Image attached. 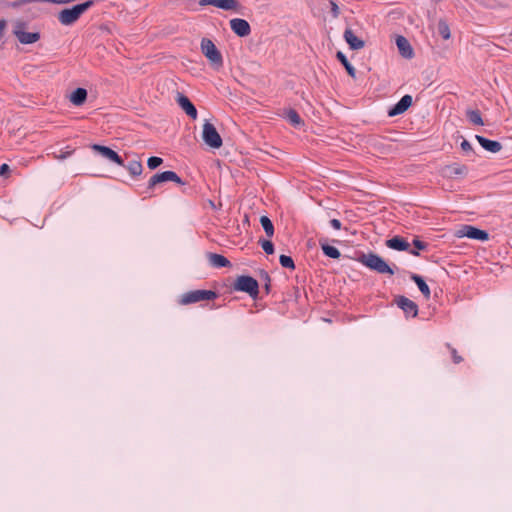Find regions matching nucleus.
I'll return each mask as SVG.
<instances>
[{"label":"nucleus","mask_w":512,"mask_h":512,"mask_svg":"<svg viewBox=\"0 0 512 512\" xmlns=\"http://www.w3.org/2000/svg\"><path fill=\"white\" fill-rule=\"evenodd\" d=\"M94 2L92 0L73 6L72 8L63 9L58 14V20L63 25H71L75 23L80 16L88 10Z\"/></svg>","instance_id":"1"},{"label":"nucleus","mask_w":512,"mask_h":512,"mask_svg":"<svg viewBox=\"0 0 512 512\" xmlns=\"http://www.w3.org/2000/svg\"><path fill=\"white\" fill-rule=\"evenodd\" d=\"M360 262L371 270H375L380 274H389L393 275L394 271L391 267L382 259L380 256L369 253L364 254L360 258Z\"/></svg>","instance_id":"2"},{"label":"nucleus","mask_w":512,"mask_h":512,"mask_svg":"<svg viewBox=\"0 0 512 512\" xmlns=\"http://www.w3.org/2000/svg\"><path fill=\"white\" fill-rule=\"evenodd\" d=\"M218 297L217 293L212 290H193L184 293L180 299L179 304L189 305L201 301H213Z\"/></svg>","instance_id":"3"},{"label":"nucleus","mask_w":512,"mask_h":512,"mask_svg":"<svg viewBox=\"0 0 512 512\" xmlns=\"http://www.w3.org/2000/svg\"><path fill=\"white\" fill-rule=\"evenodd\" d=\"M234 289L248 293L253 299L259 294L258 282L251 276H239L234 283Z\"/></svg>","instance_id":"4"},{"label":"nucleus","mask_w":512,"mask_h":512,"mask_svg":"<svg viewBox=\"0 0 512 512\" xmlns=\"http://www.w3.org/2000/svg\"><path fill=\"white\" fill-rule=\"evenodd\" d=\"M201 50L205 57L216 67L223 65V58L220 51L215 44L208 38H203L201 41Z\"/></svg>","instance_id":"5"},{"label":"nucleus","mask_w":512,"mask_h":512,"mask_svg":"<svg viewBox=\"0 0 512 512\" xmlns=\"http://www.w3.org/2000/svg\"><path fill=\"white\" fill-rule=\"evenodd\" d=\"M202 137L204 142L211 148L218 149L223 144L220 134L210 122L204 123Z\"/></svg>","instance_id":"6"},{"label":"nucleus","mask_w":512,"mask_h":512,"mask_svg":"<svg viewBox=\"0 0 512 512\" xmlns=\"http://www.w3.org/2000/svg\"><path fill=\"white\" fill-rule=\"evenodd\" d=\"M166 181H172L177 184L183 185L184 182L181 180V178L173 171H164L162 173H157L153 175L149 182H148V188L153 189L157 184L166 182Z\"/></svg>","instance_id":"7"},{"label":"nucleus","mask_w":512,"mask_h":512,"mask_svg":"<svg viewBox=\"0 0 512 512\" xmlns=\"http://www.w3.org/2000/svg\"><path fill=\"white\" fill-rule=\"evenodd\" d=\"M25 24L19 23L15 28V35L17 39L22 44H32L37 42L40 39V34L38 32H25L24 31Z\"/></svg>","instance_id":"8"},{"label":"nucleus","mask_w":512,"mask_h":512,"mask_svg":"<svg viewBox=\"0 0 512 512\" xmlns=\"http://www.w3.org/2000/svg\"><path fill=\"white\" fill-rule=\"evenodd\" d=\"M395 303L401 308L407 316L416 317L418 315L417 304L405 296H397Z\"/></svg>","instance_id":"9"},{"label":"nucleus","mask_w":512,"mask_h":512,"mask_svg":"<svg viewBox=\"0 0 512 512\" xmlns=\"http://www.w3.org/2000/svg\"><path fill=\"white\" fill-rule=\"evenodd\" d=\"M386 246L397 251H409L411 254L419 256V252L416 250H410V244L400 236L388 239L386 241Z\"/></svg>","instance_id":"10"},{"label":"nucleus","mask_w":512,"mask_h":512,"mask_svg":"<svg viewBox=\"0 0 512 512\" xmlns=\"http://www.w3.org/2000/svg\"><path fill=\"white\" fill-rule=\"evenodd\" d=\"M92 149L98 153H100L103 157L109 159L110 161L120 165L124 166L123 159L111 148L99 144H94L92 146Z\"/></svg>","instance_id":"11"},{"label":"nucleus","mask_w":512,"mask_h":512,"mask_svg":"<svg viewBox=\"0 0 512 512\" xmlns=\"http://www.w3.org/2000/svg\"><path fill=\"white\" fill-rule=\"evenodd\" d=\"M230 27L232 31L239 37H245L251 33V27L249 23L244 19L234 18L230 20Z\"/></svg>","instance_id":"12"},{"label":"nucleus","mask_w":512,"mask_h":512,"mask_svg":"<svg viewBox=\"0 0 512 512\" xmlns=\"http://www.w3.org/2000/svg\"><path fill=\"white\" fill-rule=\"evenodd\" d=\"M199 4L201 6L213 5L217 8L234 11L237 10L239 6L237 0H200Z\"/></svg>","instance_id":"13"},{"label":"nucleus","mask_w":512,"mask_h":512,"mask_svg":"<svg viewBox=\"0 0 512 512\" xmlns=\"http://www.w3.org/2000/svg\"><path fill=\"white\" fill-rule=\"evenodd\" d=\"M412 102L413 100L410 95L403 96L400 101L389 110L388 115L392 117L404 113L412 105Z\"/></svg>","instance_id":"14"},{"label":"nucleus","mask_w":512,"mask_h":512,"mask_svg":"<svg viewBox=\"0 0 512 512\" xmlns=\"http://www.w3.org/2000/svg\"><path fill=\"white\" fill-rule=\"evenodd\" d=\"M177 102L189 117H191L192 119L197 118V110L187 96L182 94L179 95Z\"/></svg>","instance_id":"15"},{"label":"nucleus","mask_w":512,"mask_h":512,"mask_svg":"<svg viewBox=\"0 0 512 512\" xmlns=\"http://www.w3.org/2000/svg\"><path fill=\"white\" fill-rule=\"evenodd\" d=\"M344 39L353 50H359L364 47V41L359 39L351 29H346Z\"/></svg>","instance_id":"16"},{"label":"nucleus","mask_w":512,"mask_h":512,"mask_svg":"<svg viewBox=\"0 0 512 512\" xmlns=\"http://www.w3.org/2000/svg\"><path fill=\"white\" fill-rule=\"evenodd\" d=\"M396 45L400 54L405 58H411L413 56V49L409 41L404 36H397Z\"/></svg>","instance_id":"17"},{"label":"nucleus","mask_w":512,"mask_h":512,"mask_svg":"<svg viewBox=\"0 0 512 512\" xmlns=\"http://www.w3.org/2000/svg\"><path fill=\"white\" fill-rule=\"evenodd\" d=\"M88 97V92L85 88H77L69 96V101L75 106H82Z\"/></svg>","instance_id":"18"},{"label":"nucleus","mask_w":512,"mask_h":512,"mask_svg":"<svg viewBox=\"0 0 512 512\" xmlns=\"http://www.w3.org/2000/svg\"><path fill=\"white\" fill-rule=\"evenodd\" d=\"M482 149L490 153H498L502 149V144L497 140H491L482 136Z\"/></svg>","instance_id":"19"},{"label":"nucleus","mask_w":512,"mask_h":512,"mask_svg":"<svg viewBox=\"0 0 512 512\" xmlns=\"http://www.w3.org/2000/svg\"><path fill=\"white\" fill-rule=\"evenodd\" d=\"M208 259L211 265L214 267H229L231 265L230 261L223 255L210 253L208 255Z\"/></svg>","instance_id":"20"},{"label":"nucleus","mask_w":512,"mask_h":512,"mask_svg":"<svg viewBox=\"0 0 512 512\" xmlns=\"http://www.w3.org/2000/svg\"><path fill=\"white\" fill-rule=\"evenodd\" d=\"M411 279L417 284L419 290L424 295V297L426 299H429L430 295H431V292H430V289H429L428 285L423 280V278L421 276H419V275L413 274L411 276Z\"/></svg>","instance_id":"21"},{"label":"nucleus","mask_w":512,"mask_h":512,"mask_svg":"<svg viewBox=\"0 0 512 512\" xmlns=\"http://www.w3.org/2000/svg\"><path fill=\"white\" fill-rule=\"evenodd\" d=\"M124 167L133 177L141 175L143 171V165L140 160H132L127 165H124Z\"/></svg>","instance_id":"22"},{"label":"nucleus","mask_w":512,"mask_h":512,"mask_svg":"<svg viewBox=\"0 0 512 512\" xmlns=\"http://www.w3.org/2000/svg\"><path fill=\"white\" fill-rule=\"evenodd\" d=\"M336 57L337 59L341 62V64L345 67L347 73L351 76V77H355V74H356V71L354 69V67L349 63V61L347 60L346 56L338 51L337 54H336Z\"/></svg>","instance_id":"23"},{"label":"nucleus","mask_w":512,"mask_h":512,"mask_svg":"<svg viewBox=\"0 0 512 512\" xmlns=\"http://www.w3.org/2000/svg\"><path fill=\"white\" fill-rule=\"evenodd\" d=\"M321 248L323 253L330 258L338 259L341 256L340 251L336 247L331 246L327 243L321 244Z\"/></svg>","instance_id":"24"},{"label":"nucleus","mask_w":512,"mask_h":512,"mask_svg":"<svg viewBox=\"0 0 512 512\" xmlns=\"http://www.w3.org/2000/svg\"><path fill=\"white\" fill-rule=\"evenodd\" d=\"M260 223L268 237H272L274 235V226L272 221L267 216H262L260 218Z\"/></svg>","instance_id":"25"},{"label":"nucleus","mask_w":512,"mask_h":512,"mask_svg":"<svg viewBox=\"0 0 512 512\" xmlns=\"http://www.w3.org/2000/svg\"><path fill=\"white\" fill-rule=\"evenodd\" d=\"M462 232L464 236L469 238L480 239V229L478 228L466 225L463 227Z\"/></svg>","instance_id":"26"},{"label":"nucleus","mask_w":512,"mask_h":512,"mask_svg":"<svg viewBox=\"0 0 512 512\" xmlns=\"http://www.w3.org/2000/svg\"><path fill=\"white\" fill-rule=\"evenodd\" d=\"M438 33L445 40H448L450 38V28H449V25L445 21H443V20H440L438 22Z\"/></svg>","instance_id":"27"},{"label":"nucleus","mask_w":512,"mask_h":512,"mask_svg":"<svg viewBox=\"0 0 512 512\" xmlns=\"http://www.w3.org/2000/svg\"><path fill=\"white\" fill-rule=\"evenodd\" d=\"M279 261H280V264L282 265V267L288 268L290 270H294L295 269V263H294L293 259L290 256L281 255L280 258H279Z\"/></svg>","instance_id":"28"},{"label":"nucleus","mask_w":512,"mask_h":512,"mask_svg":"<svg viewBox=\"0 0 512 512\" xmlns=\"http://www.w3.org/2000/svg\"><path fill=\"white\" fill-rule=\"evenodd\" d=\"M287 117L293 125H299L301 123V118L299 114L293 109L288 111Z\"/></svg>","instance_id":"29"},{"label":"nucleus","mask_w":512,"mask_h":512,"mask_svg":"<svg viewBox=\"0 0 512 512\" xmlns=\"http://www.w3.org/2000/svg\"><path fill=\"white\" fill-rule=\"evenodd\" d=\"M162 163H163L162 158H160V157H156V156L150 157V158L148 159V162H147L148 167H149L150 169H155V168H157L158 166H160Z\"/></svg>","instance_id":"30"},{"label":"nucleus","mask_w":512,"mask_h":512,"mask_svg":"<svg viewBox=\"0 0 512 512\" xmlns=\"http://www.w3.org/2000/svg\"><path fill=\"white\" fill-rule=\"evenodd\" d=\"M261 246L267 254L274 253V245L270 240H263Z\"/></svg>","instance_id":"31"},{"label":"nucleus","mask_w":512,"mask_h":512,"mask_svg":"<svg viewBox=\"0 0 512 512\" xmlns=\"http://www.w3.org/2000/svg\"><path fill=\"white\" fill-rule=\"evenodd\" d=\"M469 117L474 124H480V113L478 111L470 112Z\"/></svg>","instance_id":"32"},{"label":"nucleus","mask_w":512,"mask_h":512,"mask_svg":"<svg viewBox=\"0 0 512 512\" xmlns=\"http://www.w3.org/2000/svg\"><path fill=\"white\" fill-rule=\"evenodd\" d=\"M413 245L418 250H425L427 248V244L419 239H414Z\"/></svg>","instance_id":"33"},{"label":"nucleus","mask_w":512,"mask_h":512,"mask_svg":"<svg viewBox=\"0 0 512 512\" xmlns=\"http://www.w3.org/2000/svg\"><path fill=\"white\" fill-rule=\"evenodd\" d=\"M9 172H10V168L7 164H2L0 166V176L8 177Z\"/></svg>","instance_id":"34"},{"label":"nucleus","mask_w":512,"mask_h":512,"mask_svg":"<svg viewBox=\"0 0 512 512\" xmlns=\"http://www.w3.org/2000/svg\"><path fill=\"white\" fill-rule=\"evenodd\" d=\"M31 2H43L42 0H17L13 3V6H20Z\"/></svg>","instance_id":"35"},{"label":"nucleus","mask_w":512,"mask_h":512,"mask_svg":"<svg viewBox=\"0 0 512 512\" xmlns=\"http://www.w3.org/2000/svg\"><path fill=\"white\" fill-rule=\"evenodd\" d=\"M262 273H263L264 278L266 280L265 290H266L267 293H269V291H270V281H271L270 276L265 271H263Z\"/></svg>","instance_id":"36"},{"label":"nucleus","mask_w":512,"mask_h":512,"mask_svg":"<svg viewBox=\"0 0 512 512\" xmlns=\"http://www.w3.org/2000/svg\"><path fill=\"white\" fill-rule=\"evenodd\" d=\"M331 12H332L334 17H338V15H339V7L333 1H331Z\"/></svg>","instance_id":"37"},{"label":"nucleus","mask_w":512,"mask_h":512,"mask_svg":"<svg viewBox=\"0 0 512 512\" xmlns=\"http://www.w3.org/2000/svg\"><path fill=\"white\" fill-rule=\"evenodd\" d=\"M330 224H331V226H332L334 229H336V230H340V229H341V226H342V225H341V222H340L338 219H332V220L330 221Z\"/></svg>","instance_id":"38"},{"label":"nucleus","mask_w":512,"mask_h":512,"mask_svg":"<svg viewBox=\"0 0 512 512\" xmlns=\"http://www.w3.org/2000/svg\"><path fill=\"white\" fill-rule=\"evenodd\" d=\"M6 25H7V23L5 20H0V39L3 37Z\"/></svg>","instance_id":"39"},{"label":"nucleus","mask_w":512,"mask_h":512,"mask_svg":"<svg viewBox=\"0 0 512 512\" xmlns=\"http://www.w3.org/2000/svg\"><path fill=\"white\" fill-rule=\"evenodd\" d=\"M461 148L463 151H469L471 149V146L467 140H463L461 143Z\"/></svg>","instance_id":"40"},{"label":"nucleus","mask_w":512,"mask_h":512,"mask_svg":"<svg viewBox=\"0 0 512 512\" xmlns=\"http://www.w3.org/2000/svg\"><path fill=\"white\" fill-rule=\"evenodd\" d=\"M452 356L455 363H459L462 360L461 357L457 355L455 349H452Z\"/></svg>","instance_id":"41"},{"label":"nucleus","mask_w":512,"mask_h":512,"mask_svg":"<svg viewBox=\"0 0 512 512\" xmlns=\"http://www.w3.org/2000/svg\"><path fill=\"white\" fill-rule=\"evenodd\" d=\"M489 239V234L487 231L482 230V242L487 241Z\"/></svg>","instance_id":"42"},{"label":"nucleus","mask_w":512,"mask_h":512,"mask_svg":"<svg viewBox=\"0 0 512 512\" xmlns=\"http://www.w3.org/2000/svg\"><path fill=\"white\" fill-rule=\"evenodd\" d=\"M70 154H71V152H66V153H62V155H60V156H55V157L58 159H64L67 156H69Z\"/></svg>","instance_id":"43"},{"label":"nucleus","mask_w":512,"mask_h":512,"mask_svg":"<svg viewBox=\"0 0 512 512\" xmlns=\"http://www.w3.org/2000/svg\"><path fill=\"white\" fill-rule=\"evenodd\" d=\"M453 172H454V173H456V174H458V173H460L461 171H460V170H458V169H454V171H453Z\"/></svg>","instance_id":"44"},{"label":"nucleus","mask_w":512,"mask_h":512,"mask_svg":"<svg viewBox=\"0 0 512 512\" xmlns=\"http://www.w3.org/2000/svg\"><path fill=\"white\" fill-rule=\"evenodd\" d=\"M476 139L480 142V136L476 135Z\"/></svg>","instance_id":"45"}]
</instances>
